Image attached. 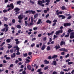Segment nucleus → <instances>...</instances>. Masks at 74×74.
<instances>
[{
  "label": "nucleus",
  "instance_id": "1",
  "mask_svg": "<svg viewBox=\"0 0 74 74\" xmlns=\"http://www.w3.org/2000/svg\"><path fill=\"white\" fill-rule=\"evenodd\" d=\"M29 13V14H36V12L35 11L31 10H27L25 12V14H27Z\"/></svg>",
  "mask_w": 74,
  "mask_h": 74
},
{
  "label": "nucleus",
  "instance_id": "2",
  "mask_svg": "<svg viewBox=\"0 0 74 74\" xmlns=\"http://www.w3.org/2000/svg\"><path fill=\"white\" fill-rule=\"evenodd\" d=\"M63 33V30L61 29L57 31L56 32V34L57 35L58 34H59L60 33Z\"/></svg>",
  "mask_w": 74,
  "mask_h": 74
},
{
  "label": "nucleus",
  "instance_id": "3",
  "mask_svg": "<svg viewBox=\"0 0 74 74\" xmlns=\"http://www.w3.org/2000/svg\"><path fill=\"white\" fill-rule=\"evenodd\" d=\"M70 38H74V32H72L70 34Z\"/></svg>",
  "mask_w": 74,
  "mask_h": 74
},
{
  "label": "nucleus",
  "instance_id": "4",
  "mask_svg": "<svg viewBox=\"0 0 74 74\" xmlns=\"http://www.w3.org/2000/svg\"><path fill=\"white\" fill-rule=\"evenodd\" d=\"M31 23H29V26H31V25H34V23H33V17H31Z\"/></svg>",
  "mask_w": 74,
  "mask_h": 74
},
{
  "label": "nucleus",
  "instance_id": "5",
  "mask_svg": "<svg viewBox=\"0 0 74 74\" xmlns=\"http://www.w3.org/2000/svg\"><path fill=\"white\" fill-rule=\"evenodd\" d=\"M60 51H64V52H67L68 50L65 49L64 48H61L59 49Z\"/></svg>",
  "mask_w": 74,
  "mask_h": 74
},
{
  "label": "nucleus",
  "instance_id": "6",
  "mask_svg": "<svg viewBox=\"0 0 74 74\" xmlns=\"http://www.w3.org/2000/svg\"><path fill=\"white\" fill-rule=\"evenodd\" d=\"M14 40L16 41V44L17 45H18V44H19V41H18V39H15Z\"/></svg>",
  "mask_w": 74,
  "mask_h": 74
},
{
  "label": "nucleus",
  "instance_id": "7",
  "mask_svg": "<svg viewBox=\"0 0 74 74\" xmlns=\"http://www.w3.org/2000/svg\"><path fill=\"white\" fill-rule=\"evenodd\" d=\"M46 47V46L45 45H43L42 46V47L41 48V49L42 51H44V49H45V47Z\"/></svg>",
  "mask_w": 74,
  "mask_h": 74
},
{
  "label": "nucleus",
  "instance_id": "8",
  "mask_svg": "<svg viewBox=\"0 0 74 74\" xmlns=\"http://www.w3.org/2000/svg\"><path fill=\"white\" fill-rule=\"evenodd\" d=\"M38 4L39 5H42V1L40 0L38 1Z\"/></svg>",
  "mask_w": 74,
  "mask_h": 74
},
{
  "label": "nucleus",
  "instance_id": "9",
  "mask_svg": "<svg viewBox=\"0 0 74 74\" xmlns=\"http://www.w3.org/2000/svg\"><path fill=\"white\" fill-rule=\"evenodd\" d=\"M14 10L16 11H15L16 12H18V11H19L20 10V9H19L18 8H15L14 9Z\"/></svg>",
  "mask_w": 74,
  "mask_h": 74
},
{
  "label": "nucleus",
  "instance_id": "10",
  "mask_svg": "<svg viewBox=\"0 0 74 74\" xmlns=\"http://www.w3.org/2000/svg\"><path fill=\"white\" fill-rule=\"evenodd\" d=\"M64 26H70L71 24L70 23H64Z\"/></svg>",
  "mask_w": 74,
  "mask_h": 74
},
{
  "label": "nucleus",
  "instance_id": "11",
  "mask_svg": "<svg viewBox=\"0 0 74 74\" xmlns=\"http://www.w3.org/2000/svg\"><path fill=\"white\" fill-rule=\"evenodd\" d=\"M19 20H22L23 19V17L22 16V15H20L18 17Z\"/></svg>",
  "mask_w": 74,
  "mask_h": 74
},
{
  "label": "nucleus",
  "instance_id": "12",
  "mask_svg": "<svg viewBox=\"0 0 74 74\" xmlns=\"http://www.w3.org/2000/svg\"><path fill=\"white\" fill-rule=\"evenodd\" d=\"M25 25L26 26H30V25L29 23H27V21H25Z\"/></svg>",
  "mask_w": 74,
  "mask_h": 74
},
{
  "label": "nucleus",
  "instance_id": "13",
  "mask_svg": "<svg viewBox=\"0 0 74 74\" xmlns=\"http://www.w3.org/2000/svg\"><path fill=\"white\" fill-rule=\"evenodd\" d=\"M64 44L65 45V42H64V41H62L61 42L60 45L61 46H62V45H63Z\"/></svg>",
  "mask_w": 74,
  "mask_h": 74
},
{
  "label": "nucleus",
  "instance_id": "14",
  "mask_svg": "<svg viewBox=\"0 0 74 74\" xmlns=\"http://www.w3.org/2000/svg\"><path fill=\"white\" fill-rule=\"evenodd\" d=\"M44 62H45V64H49V62L47 60H45Z\"/></svg>",
  "mask_w": 74,
  "mask_h": 74
},
{
  "label": "nucleus",
  "instance_id": "15",
  "mask_svg": "<svg viewBox=\"0 0 74 74\" xmlns=\"http://www.w3.org/2000/svg\"><path fill=\"white\" fill-rule=\"evenodd\" d=\"M58 57V56L56 55H54L52 57V59H54V58H56Z\"/></svg>",
  "mask_w": 74,
  "mask_h": 74
},
{
  "label": "nucleus",
  "instance_id": "16",
  "mask_svg": "<svg viewBox=\"0 0 74 74\" xmlns=\"http://www.w3.org/2000/svg\"><path fill=\"white\" fill-rule=\"evenodd\" d=\"M62 10H66V8L64 6H63L61 7Z\"/></svg>",
  "mask_w": 74,
  "mask_h": 74
},
{
  "label": "nucleus",
  "instance_id": "17",
  "mask_svg": "<svg viewBox=\"0 0 74 74\" xmlns=\"http://www.w3.org/2000/svg\"><path fill=\"white\" fill-rule=\"evenodd\" d=\"M27 68L29 70H31V66L29 65H28L27 66Z\"/></svg>",
  "mask_w": 74,
  "mask_h": 74
},
{
  "label": "nucleus",
  "instance_id": "18",
  "mask_svg": "<svg viewBox=\"0 0 74 74\" xmlns=\"http://www.w3.org/2000/svg\"><path fill=\"white\" fill-rule=\"evenodd\" d=\"M16 55H15V53H14L12 55L11 57V58H14V57H15V56Z\"/></svg>",
  "mask_w": 74,
  "mask_h": 74
},
{
  "label": "nucleus",
  "instance_id": "19",
  "mask_svg": "<svg viewBox=\"0 0 74 74\" xmlns=\"http://www.w3.org/2000/svg\"><path fill=\"white\" fill-rule=\"evenodd\" d=\"M73 31H74V30L71 29H70L68 30L67 31L68 32H69V33H70L71 32H73Z\"/></svg>",
  "mask_w": 74,
  "mask_h": 74
},
{
  "label": "nucleus",
  "instance_id": "20",
  "mask_svg": "<svg viewBox=\"0 0 74 74\" xmlns=\"http://www.w3.org/2000/svg\"><path fill=\"white\" fill-rule=\"evenodd\" d=\"M69 36H70V33L68 32L67 33V34L65 36V37H69Z\"/></svg>",
  "mask_w": 74,
  "mask_h": 74
},
{
  "label": "nucleus",
  "instance_id": "21",
  "mask_svg": "<svg viewBox=\"0 0 74 74\" xmlns=\"http://www.w3.org/2000/svg\"><path fill=\"white\" fill-rule=\"evenodd\" d=\"M55 48L57 49H59L60 48V46H59V45H58V46L56 45L55 47Z\"/></svg>",
  "mask_w": 74,
  "mask_h": 74
},
{
  "label": "nucleus",
  "instance_id": "22",
  "mask_svg": "<svg viewBox=\"0 0 74 74\" xmlns=\"http://www.w3.org/2000/svg\"><path fill=\"white\" fill-rule=\"evenodd\" d=\"M11 39H8L6 40V42H11Z\"/></svg>",
  "mask_w": 74,
  "mask_h": 74
},
{
  "label": "nucleus",
  "instance_id": "23",
  "mask_svg": "<svg viewBox=\"0 0 74 74\" xmlns=\"http://www.w3.org/2000/svg\"><path fill=\"white\" fill-rule=\"evenodd\" d=\"M41 19H39L38 20V21L37 22V24H40L41 23Z\"/></svg>",
  "mask_w": 74,
  "mask_h": 74
},
{
  "label": "nucleus",
  "instance_id": "24",
  "mask_svg": "<svg viewBox=\"0 0 74 74\" xmlns=\"http://www.w3.org/2000/svg\"><path fill=\"white\" fill-rule=\"evenodd\" d=\"M53 64L54 66H56L57 64L56 63V61H53Z\"/></svg>",
  "mask_w": 74,
  "mask_h": 74
},
{
  "label": "nucleus",
  "instance_id": "25",
  "mask_svg": "<svg viewBox=\"0 0 74 74\" xmlns=\"http://www.w3.org/2000/svg\"><path fill=\"white\" fill-rule=\"evenodd\" d=\"M29 2L30 3L32 4H35V3H34V2L31 0H29Z\"/></svg>",
  "mask_w": 74,
  "mask_h": 74
},
{
  "label": "nucleus",
  "instance_id": "26",
  "mask_svg": "<svg viewBox=\"0 0 74 74\" xmlns=\"http://www.w3.org/2000/svg\"><path fill=\"white\" fill-rule=\"evenodd\" d=\"M46 22L47 23H49V24H51V21L49 20H47Z\"/></svg>",
  "mask_w": 74,
  "mask_h": 74
},
{
  "label": "nucleus",
  "instance_id": "27",
  "mask_svg": "<svg viewBox=\"0 0 74 74\" xmlns=\"http://www.w3.org/2000/svg\"><path fill=\"white\" fill-rule=\"evenodd\" d=\"M51 49V47L49 46H47V51H49Z\"/></svg>",
  "mask_w": 74,
  "mask_h": 74
},
{
  "label": "nucleus",
  "instance_id": "28",
  "mask_svg": "<svg viewBox=\"0 0 74 74\" xmlns=\"http://www.w3.org/2000/svg\"><path fill=\"white\" fill-rule=\"evenodd\" d=\"M16 27L18 28V29H21V26L19 25H18L16 26Z\"/></svg>",
  "mask_w": 74,
  "mask_h": 74
},
{
  "label": "nucleus",
  "instance_id": "29",
  "mask_svg": "<svg viewBox=\"0 0 74 74\" xmlns=\"http://www.w3.org/2000/svg\"><path fill=\"white\" fill-rule=\"evenodd\" d=\"M23 56L24 57H26V56H27V53H23Z\"/></svg>",
  "mask_w": 74,
  "mask_h": 74
},
{
  "label": "nucleus",
  "instance_id": "30",
  "mask_svg": "<svg viewBox=\"0 0 74 74\" xmlns=\"http://www.w3.org/2000/svg\"><path fill=\"white\" fill-rule=\"evenodd\" d=\"M22 2L21 1H18L16 2V3L17 4H20V3H21Z\"/></svg>",
  "mask_w": 74,
  "mask_h": 74
},
{
  "label": "nucleus",
  "instance_id": "31",
  "mask_svg": "<svg viewBox=\"0 0 74 74\" xmlns=\"http://www.w3.org/2000/svg\"><path fill=\"white\" fill-rule=\"evenodd\" d=\"M10 7H12V9H13V8H14V5H13V4H10Z\"/></svg>",
  "mask_w": 74,
  "mask_h": 74
},
{
  "label": "nucleus",
  "instance_id": "32",
  "mask_svg": "<svg viewBox=\"0 0 74 74\" xmlns=\"http://www.w3.org/2000/svg\"><path fill=\"white\" fill-rule=\"evenodd\" d=\"M17 50V52H19V48H18L17 49H16L14 50V52H15L16 51V50Z\"/></svg>",
  "mask_w": 74,
  "mask_h": 74
},
{
  "label": "nucleus",
  "instance_id": "33",
  "mask_svg": "<svg viewBox=\"0 0 74 74\" xmlns=\"http://www.w3.org/2000/svg\"><path fill=\"white\" fill-rule=\"evenodd\" d=\"M4 20L5 21H7L8 20V18H6L5 17H4L3 18Z\"/></svg>",
  "mask_w": 74,
  "mask_h": 74
},
{
  "label": "nucleus",
  "instance_id": "34",
  "mask_svg": "<svg viewBox=\"0 0 74 74\" xmlns=\"http://www.w3.org/2000/svg\"><path fill=\"white\" fill-rule=\"evenodd\" d=\"M8 28L7 27H5V29H6L5 31V33H6L8 30Z\"/></svg>",
  "mask_w": 74,
  "mask_h": 74
},
{
  "label": "nucleus",
  "instance_id": "35",
  "mask_svg": "<svg viewBox=\"0 0 74 74\" xmlns=\"http://www.w3.org/2000/svg\"><path fill=\"white\" fill-rule=\"evenodd\" d=\"M73 62H68V64L69 65H70V64H73Z\"/></svg>",
  "mask_w": 74,
  "mask_h": 74
},
{
  "label": "nucleus",
  "instance_id": "36",
  "mask_svg": "<svg viewBox=\"0 0 74 74\" xmlns=\"http://www.w3.org/2000/svg\"><path fill=\"white\" fill-rule=\"evenodd\" d=\"M37 12H41L42 11V10H36Z\"/></svg>",
  "mask_w": 74,
  "mask_h": 74
},
{
  "label": "nucleus",
  "instance_id": "37",
  "mask_svg": "<svg viewBox=\"0 0 74 74\" xmlns=\"http://www.w3.org/2000/svg\"><path fill=\"white\" fill-rule=\"evenodd\" d=\"M14 48H16V49H18V48H19V47H18V45H16V46L14 47Z\"/></svg>",
  "mask_w": 74,
  "mask_h": 74
},
{
  "label": "nucleus",
  "instance_id": "38",
  "mask_svg": "<svg viewBox=\"0 0 74 74\" xmlns=\"http://www.w3.org/2000/svg\"><path fill=\"white\" fill-rule=\"evenodd\" d=\"M53 36L54 37V38H53V40L55 39V38H58V36H56V35H54Z\"/></svg>",
  "mask_w": 74,
  "mask_h": 74
},
{
  "label": "nucleus",
  "instance_id": "39",
  "mask_svg": "<svg viewBox=\"0 0 74 74\" xmlns=\"http://www.w3.org/2000/svg\"><path fill=\"white\" fill-rule=\"evenodd\" d=\"M10 52H11V53H13L14 52V49H11L10 50Z\"/></svg>",
  "mask_w": 74,
  "mask_h": 74
},
{
  "label": "nucleus",
  "instance_id": "40",
  "mask_svg": "<svg viewBox=\"0 0 74 74\" xmlns=\"http://www.w3.org/2000/svg\"><path fill=\"white\" fill-rule=\"evenodd\" d=\"M5 30V28H4L1 30L2 32H4Z\"/></svg>",
  "mask_w": 74,
  "mask_h": 74
},
{
  "label": "nucleus",
  "instance_id": "41",
  "mask_svg": "<svg viewBox=\"0 0 74 74\" xmlns=\"http://www.w3.org/2000/svg\"><path fill=\"white\" fill-rule=\"evenodd\" d=\"M52 74H58V73L56 72L55 71H54L52 73Z\"/></svg>",
  "mask_w": 74,
  "mask_h": 74
},
{
  "label": "nucleus",
  "instance_id": "42",
  "mask_svg": "<svg viewBox=\"0 0 74 74\" xmlns=\"http://www.w3.org/2000/svg\"><path fill=\"white\" fill-rule=\"evenodd\" d=\"M7 10H3V12L4 13H5V12H7Z\"/></svg>",
  "mask_w": 74,
  "mask_h": 74
},
{
  "label": "nucleus",
  "instance_id": "43",
  "mask_svg": "<svg viewBox=\"0 0 74 74\" xmlns=\"http://www.w3.org/2000/svg\"><path fill=\"white\" fill-rule=\"evenodd\" d=\"M6 60H10V59H11V58L10 57H6Z\"/></svg>",
  "mask_w": 74,
  "mask_h": 74
},
{
  "label": "nucleus",
  "instance_id": "44",
  "mask_svg": "<svg viewBox=\"0 0 74 74\" xmlns=\"http://www.w3.org/2000/svg\"><path fill=\"white\" fill-rule=\"evenodd\" d=\"M38 16V14H36L34 16V18H37Z\"/></svg>",
  "mask_w": 74,
  "mask_h": 74
},
{
  "label": "nucleus",
  "instance_id": "45",
  "mask_svg": "<svg viewBox=\"0 0 74 74\" xmlns=\"http://www.w3.org/2000/svg\"><path fill=\"white\" fill-rule=\"evenodd\" d=\"M36 40V38H34L32 39V41H33L34 40Z\"/></svg>",
  "mask_w": 74,
  "mask_h": 74
},
{
  "label": "nucleus",
  "instance_id": "46",
  "mask_svg": "<svg viewBox=\"0 0 74 74\" xmlns=\"http://www.w3.org/2000/svg\"><path fill=\"white\" fill-rule=\"evenodd\" d=\"M45 1L47 3H49L50 2V1H49V0H46Z\"/></svg>",
  "mask_w": 74,
  "mask_h": 74
},
{
  "label": "nucleus",
  "instance_id": "47",
  "mask_svg": "<svg viewBox=\"0 0 74 74\" xmlns=\"http://www.w3.org/2000/svg\"><path fill=\"white\" fill-rule=\"evenodd\" d=\"M16 54L17 55H19L21 54V53L19 52H17Z\"/></svg>",
  "mask_w": 74,
  "mask_h": 74
},
{
  "label": "nucleus",
  "instance_id": "48",
  "mask_svg": "<svg viewBox=\"0 0 74 74\" xmlns=\"http://www.w3.org/2000/svg\"><path fill=\"white\" fill-rule=\"evenodd\" d=\"M43 41H46L47 40V38L46 37H45L43 38Z\"/></svg>",
  "mask_w": 74,
  "mask_h": 74
},
{
  "label": "nucleus",
  "instance_id": "49",
  "mask_svg": "<svg viewBox=\"0 0 74 74\" xmlns=\"http://www.w3.org/2000/svg\"><path fill=\"white\" fill-rule=\"evenodd\" d=\"M35 45V44L34 43H33V44H32L31 45V47H34Z\"/></svg>",
  "mask_w": 74,
  "mask_h": 74
},
{
  "label": "nucleus",
  "instance_id": "50",
  "mask_svg": "<svg viewBox=\"0 0 74 74\" xmlns=\"http://www.w3.org/2000/svg\"><path fill=\"white\" fill-rule=\"evenodd\" d=\"M60 74H64V72L61 71L60 72Z\"/></svg>",
  "mask_w": 74,
  "mask_h": 74
},
{
  "label": "nucleus",
  "instance_id": "51",
  "mask_svg": "<svg viewBox=\"0 0 74 74\" xmlns=\"http://www.w3.org/2000/svg\"><path fill=\"white\" fill-rule=\"evenodd\" d=\"M53 22H54V23H56V22H57V20H54L53 21Z\"/></svg>",
  "mask_w": 74,
  "mask_h": 74
},
{
  "label": "nucleus",
  "instance_id": "52",
  "mask_svg": "<svg viewBox=\"0 0 74 74\" xmlns=\"http://www.w3.org/2000/svg\"><path fill=\"white\" fill-rule=\"evenodd\" d=\"M71 16H70L68 17L67 19H71Z\"/></svg>",
  "mask_w": 74,
  "mask_h": 74
},
{
  "label": "nucleus",
  "instance_id": "53",
  "mask_svg": "<svg viewBox=\"0 0 74 74\" xmlns=\"http://www.w3.org/2000/svg\"><path fill=\"white\" fill-rule=\"evenodd\" d=\"M69 55H70L69 54H68L67 55L65 56V58H68V57L69 56Z\"/></svg>",
  "mask_w": 74,
  "mask_h": 74
},
{
  "label": "nucleus",
  "instance_id": "54",
  "mask_svg": "<svg viewBox=\"0 0 74 74\" xmlns=\"http://www.w3.org/2000/svg\"><path fill=\"white\" fill-rule=\"evenodd\" d=\"M5 42H3V43H2L1 44V47H2V46H3V45H4V44H5Z\"/></svg>",
  "mask_w": 74,
  "mask_h": 74
},
{
  "label": "nucleus",
  "instance_id": "55",
  "mask_svg": "<svg viewBox=\"0 0 74 74\" xmlns=\"http://www.w3.org/2000/svg\"><path fill=\"white\" fill-rule=\"evenodd\" d=\"M48 69V66H46L44 68V70H47V69Z\"/></svg>",
  "mask_w": 74,
  "mask_h": 74
},
{
  "label": "nucleus",
  "instance_id": "56",
  "mask_svg": "<svg viewBox=\"0 0 74 74\" xmlns=\"http://www.w3.org/2000/svg\"><path fill=\"white\" fill-rule=\"evenodd\" d=\"M23 74H26V71H23L22 72Z\"/></svg>",
  "mask_w": 74,
  "mask_h": 74
},
{
  "label": "nucleus",
  "instance_id": "57",
  "mask_svg": "<svg viewBox=\"0 0 74 74\" xmlns=\"http://www.w3.org/2000/svg\"><path fill=\"white\" fill-rule=\"evenodd\" d=\"M18 60L20 62L22 61V58H18Z\"/></svg>",
  "mask_w": 74,
  "mask_h": 74
},
{
  "label": "nucleus",
  "instance_id": "58",
  "mask_svg": "<svg viewBox=\"0 0 74 74\" xmlns=\"http://www.w3.org/2000/svg\"><path fill=\"white\" fill-rule=\"evenodd\" d=\"M13 66H14V64H12L10 65V67H13Z\"/></svg>",
  "mask_w": 74,
  "mask_h": 74
},
{
  "label": "nucleus",
  "instance_id": "59",
  "mask_svg": "<svg viewBox=\"0 0 74 74\" xmlns=\"http://www.w3.org/2000/svg\"><path fill=\"white\" fill-rule=\"evenodd\" d=\"M63 70L64 71H69V70L67 69H64Z\"/></svg>",
  "mask_w": 74,
  "mask_h": 74
},
{
  "label": "nucleus",
  "instance_id": "60",
  "mask_svg": "<svg viewBox=\"0 0 74 74\" xmlns=\"http://www.w3.org/2000/svg\"><path fill=\"white\" fill-rule=\"evenodd\" d=\"M12 23H15V19H13L12 20Z\"/></svg>",
  "mask_w": 74,
  "mask_h": 74
},
{
  "label": "nucleus",
  "instance_id": "61",
  "mask_svg": "<svg viewBox=\"0 0 74 74\" xmlns=\"http://www.w3.org/2000/svg\"><path fill=\"white\" fill-rule=\"evenodd\" d=\"M32 54V53L31 52H29L28 53L29 55H31Z\"/></svg>",
  "mask_w": 74,
  "mask_h": 74
},
{
  "label": "nucleus",
  "instance_id": "62",
  "mask_svg": "<svg viewBox=\"0 0 74 74\" xmlns=\"http://www.w3.org/2000/svg\"><path fill=\"white\" fill-rule=\"evenodd\" d=\"M49 59H51L52 58H51V56H49L48 57Z\"/></svg>",
  "mask_w": 74,
  "mask_h": 74
},
{
  "label": "nucleus",
  "instance_id": "63",
  "mask_svg": "<svg viewBox=\"0 0 74 74\" xmlns=\"http://www.w3.org/2000/svg\"><path fill=\"white\" fill-rule=\"evenodd\" d=\"M66 18V17L65 16H64L62 15V19H64Z\"/></svg>",
  "mask_w": 74,
  "mask_h": 74
},
{
  "label": "nucleus",
  "instance_id": "64",
  "mask_svg": "<svg viewBox=\"0 0 74 74\" xmlns=\"http://www.w3.org/2000/svg\"><path fill=\"white\" fill-rule=\"evenodd\" d=\"M71 73L72 74H74V70H72V71L71 72Z\"/></svg>",
  "mask_w": 74,
  "mask_h": 74
}]
</instances>
